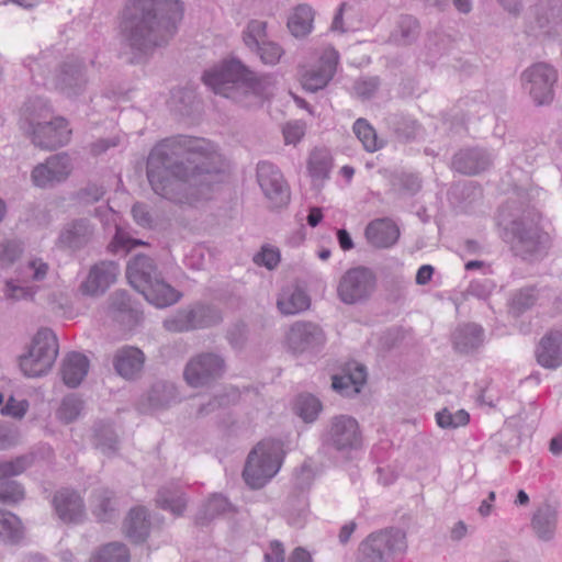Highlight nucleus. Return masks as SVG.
I'll list each match as a JSON object with an SVG mask.
<instances>
[{
  "instance_id": "f257e3e1",
  "label": "nucleus",
  "mask_w": 562,
  "mask_h": 562,
  "mask_svg": "<svg viewBox=\"0 0 562 562\" xmlns=\"http://www.w3.org/2000/svg\"><path fill=\"white\" fill-rule=\"evenodd\" d=\"M223 166L212 142L178 135L162 139L150 150L147 179L159 196L182 209H198L213 199Z\"/></svg>"
},
{
  "instance_id": "f03ea898",
  "label": "nucleus",
  "mask_w": 562,
  "mask_h": 562,
  "mask_svg": "<svg viewBox=\"0 0 562 562\" xmlns=\"http://www.w3.org/2000/svg\"><path fill=\"white\" fill-rule=\"evenodd\" d=\"M182 18L180 0H130L122 13L120 34L134 56L132 63L166 46L177 33Z\"/></svg>"
},
{
  "instance_id": "7ed1b4c3",
  "label": "nucleus",
  "mask_w": 562,
  "mask_h": 562,
  "mask_svg": "<svg viewBox=\"0 0 562 562\" xmlns=\"http://www.w3.org/2000/svg\"><path fill=\"white\" fill-rule=\"evenodd\" d=\"M204 83L216 94L245 106H255L268 99L274 88L272 76L256 77L239 60H227L203 75Z\"/></svg>"
},
{
  "instance_id": "20e7f679",
  "label": "nucleus",
  "mask_w": 562,
  "mask_h": 562,
  "mask_svg": "<svg viewBox=\"0 0 562 562\" xmlns=\"http://www.w3.org/2000/svg\"><path fill=\"white\" fill-rule=\"evenodd\" d=\"M22 128L35 147L55 150L67 145L71 130L61 116H54L48 102L40 97L30 99L23 109Z\"/></svg>"
},
{
  "instance_id": "39448f33",
  "label": "nucleus",
  "mask_w": 562,
  "mask_h": 562,
  "mask_svg": "<svg viewBox=\"0 0 562 562\" xmlns=\"http://www.w3.org/2000/svg\"><path fill=\"white\" fill-rule=\"evenodd\" d=\"M126 277L131 285L156 307L170 306L181 297L180 292L165 281L155 261L146 255H136L128 261Z\"/></svg>"
},
{
  "instance_id": "423d86ee",
  "label": "nucleus",
  "mask_w": 562,
  "mask_h": 562,
  "mask_svg": "<svg viewBox=\"0 0 562 562\" xmlns=\"http://www.w3.org/2000/svg\"><path fill=\"white\" fill-rule=\"evenodd\" d=\"M282 449L279 441L262 440L249 452L243 477L254 490L263 487L280 470Z\"/></svg>"
},
{
  "instance_id": "0eeeda50",
  "label": "nucleus",
  "mask_w": 562,
  "mask_h": 562,
  "mask_svg": "<svg viewBox=\"0 0 562 562\" xmlns=\"http://www.w3.org/2000/svg\"><path fill=\"white\" fill-rule=\"evenodd\" d=\"M58 341L49 328H41L34 335L26 353L20 357V369L27 378L46 374L58 356Z\"/></svg>"
},
{
  "instance_id": "6e6552de",
  "label": "nucleus",
  "mask_w": 562,
  "mask_h": 562,
  "mask_svg": "<svg viewBox=\"0 0 562 562\" xmlns=\"http://www.w3.org/2000/svg\"><path fill=\"white\" fill-rule=\"evenodd\" d=\"M226 371V362L222 355L204 351L192 356L184 366L183 379L193 389L210 387Z\"/></svg>"
},
{
  "instance_id": "1a4fd4ad",
  "label": "nucleus",
  "mask_w": 562,
  "mask_h": 562,
  "mask_svg": "<svg viewBox=\"0 0 562 562\" xmlns=\"http://www.w3.org/2000/svg\"><path fill=\"white\" fill-rule=\"evenodd\" d=\"M405 548V535L398 529L373 532L360 543L357 562H389Z\"/></svg>"
},
{
  "instance_id": "9d476101",
  "label": "nucleus",
  "mask_w": 562,
  "mask_h": 562,
  "mask_svg": "<svg viewBox=\"0 0 562 562\" xmlns=\"http://www.w3.org/2000/svg\"><path fill=\"white\" fill-rule=\"evenodd\" d=\"M324 443L337 451L346 452L360 448L362 434L359 423L349 415L334 416L323 436Z\"/></svg>"
},
{
  "instance_id": "9b49d317",
  "label": "nucleus",
  "mask_w": 562,
  "mask_h": 562,
  "mask_svg": "<svg viewBox=\"0 0 562 562\" xmlns=\"http://www.w3.org/2000/svg\"><path fill=\"white\" fill-rule=\"evenodd\" d=\"M376 278L366 267L349 269L338 284V296L346 304H356L367 300L375 290Z\"/></svg>"
},
{
  "instance_id": "f8f14e48",
  "label": "nucleus",
  "mask_w": 562,
  "mask_h": 562,
  "mask_svg": "<svg viewBox=\"0 0 562 562\" xmlns=\"http://www.w3.org/2000/svg\"><path fill=\"white\" fill-rule=\"evenodd\" d=\"M74 169L72 160L66 153L47 157L31 171L32 184L40 189H53L65 182Z\"/></svg>"
},
{
  "instance_id": "ddd939ff",
  "label": "nucleus",
  "mask_w": 562,
  "mask_h": 562,
  "mask_svg": "<svg viewBox=\"0 0 562 562\" xmlns=\"http://www.w3.org/2000/svg\"><path fill=\"white\" fill-rule=\"evenodd\" d=\"M325 342L323 328L313 322H294L285 334V346L294 355L318 351Z\"/></svg>"
},
{
  "instance_id": "4468645a",
  "label": "nucleus",
  "mask_w": 562,
  "mask_h": 562,
  "mask_svg": "<svg viewBox=\"0 0 562 562\" xmlns=\"http://www.w3.org/2000/svg\"><path fill=\"white\" fill-rule=\"evenodd\" d=\"M257 182L274 207H281L289 203V186L280 169L273 164L261 161L257 165Z\"/></svg>"
},
{
  "instance_id": "2eb2a0df",
  "label": "nucleus",
  "mask_w": 562,
  "mask_h": 562,
  "mask_svg": "<svg viewBox=\"0 0 562 562\" xmlns=\"http://www.w3.org/2000/svg\"><path fill=\"white\" fill-rule=\"evenodd\" d=\"M88 79L83 60L77 57L67 58L56 75V88L65 95L72 98L86 90Z\"/></svg>"
},
{
  "instance_id": "dca6fc26",
  "label": "nucleus",
  "mask_w": 562,
  "mask_h": 562,
  "mask_svg": "<svg viewBox=\"0 0 562 562\" xmlns=\"http://www.w3.org/2000/svg\"><path fill=\"white\" fill-rule=\"evenodd\" d=\"M119 273L120 268L115 261H99L90 267L79 289L83 295L100 296L115 283Z\"/></svg>"
},
{
  "instance_id": "f3484780",
  "label": "nucleus",
  "mask_w": 562,
  "mask_h": 562,
  "mask_svg": "<svg viewBox=\"0 0 562 562\" xmlns=\"http://www.w3.org/2000/svg\"><path fill=\"white\" fill-rule=\"evenodd\" d=\"M94 234L95 226L89 218H75L63 226L57 243L64 249L78 251L92 241Z\"/></svg>"
},
{
  "instance_id": "a211bd4d",
  "label": "nucleus",
  "mask_w": 562,
  "mask_h": 562,
  "mask_svg": "<svg viewBox=\"0 0 562 562\" xmlns=\"http://www.w3.org/2000/svg\"><path fill=\"white\" fill-rule=\"evenodd\" d=\"M530 85V94L538 104L549 103L552 98V85L557 80L555 70L547 64H536L524 74Z\"/></svg>"
},
{
  "instance_id": "6ab92c4d",
  "label": "nucleus",
  "mask_w": 562,
  "mask_h": 562,
  "mask_svg": "<svg viewBox=\"0 0 562 562\" xmlns=\"http://www.w3.org/2000/svg\"><path fill=\"white\" fill-rule=\"evenodd\" d=\"M338 63V56L335 50L326 52L319 60V64L311 69H306L301 75V82L305 90L316 92L325 88L334 77Z\"/></svg>"
},
{
  "instance_id": "aec40b11",
  "label": "nucleus",
  "mask_w": 562,
  "mask_h": 562,
  "mask_svg": "<svg viewBox=\"0 0 562 562\" xmlns=\"http://www.w3.org/2000/svg\"><path fill=\"white\" fill-rule=\"evenodd\" d=\"M53 506L57 517L67 524L80 522L86 515L81 496L72 490L57 491L53 497Z\"/></svg>"
},
{
  "instance_id": "412c9836",
  "label": "nucleus",
  "mask_w": 562,
  "mask_h": 562,
  "mask_svg": "<svg viewBox=\"0 0 562 562\" xmlns=\"http://www.w3.org/2000/svg\"><path fill=\"white\" fill-rule=\"evenodd\" d=\"M145 359V355L140 349L125 346L117 349L114 353L113 367L121 378L134 381L140 378Z\"/></svg>"
},
{
  "instance_id": "4be33fe9",
  "label": "nucleus",
  "mask_w": 562,
  "mask_h": 562,
  "mask_svg": "<svg viewBox=\"0 0 562 562\" xmlns=\"http://www.w3.org/2000/svg\"><path fill=\"white\" fill-rule=\"evenodd\" d=\"M364 236L374 248H390L396 244L400 229L392 220L378 218L367 225Z\"/></svg>"
},
{
  "instance_id": "5701e85b",
  "label": "nucleus",
  "mask_w": 562,
  "mask_h": 562,
  "mask_svg": "<svg viewBox=\"0 0 562 562\" xmlns=\"http://www.w3.org/2000/svg\"><path fill=\"white\" fill-rule=\"evenodd\" d=\"M538 363L546 369H557L562 366V331L547 334L536 351Z\"/></svg>"
},
{
  "instance_id": "b1692460",
  "label": "nucleus",
  "mask_w": 562,
  "mask_h": 562,
  "mask_svg": "<svg viewBox=\"0 0 562 562\" xmlns=\"http://www.w3.org/2000/svg\"><path fill=\"white\" fill-rule=\"evenodd\" d=\"M88 370V358L80 352H70L63 360L60 373L67 386L77 387L86 378Z\"/></svg>"
},
{
  "instance_id": "393cba45",
  "label": "nucleus",
  "mask_w": 562,
  "mask_h": 562,
  "mask_svg": "<svg viewBox=\"0 0 562 562\" xmlns=\"http://www.w3.org/2000/svg\"><path fill=\"white\" fill-rule=\"evenodd\" d=\"M277 307L283 315H294L310 307V297L301 288L286 285L278 295Z\"/></svg>"
},
{
  "instance_id": "a878e982",
  "label": "nucleus",
  "mask_w": 562,
  "mask_h": 562,
  "mask_svg": "<svg viewBox=\"0 0 562 562\" xmlns=\"http://www.w3.org/2000/svg\"><path fill=\"white\" fill-rule=\"evenodd\" d=\"M150 522L143 507L132 508L124 520V531L133 542H143L149 535Z\"/></svg>"
},
{
  "instance_id": "bb28decb",
  "label": "nucleus",
  "mask_w": 562,
  "mask_h": 562,
  "mask_svg": "<svg viewBox=\"0 0 562 562\" xmlns=\"http://www.w3.org/2000/svg\"><path fill=\"white\" fill-rule=\"evenodd\" d=\"M92 513L99 521H112L117 518L116 499L113 492L101 487L93 492Z\"/></svg>"
},
{
  "instance_id": "cd10ccee",
  "label": "nucleus",
  "mask_w": 562,
  "mask_h": 562,
  "mask_svg": "<svg viewBox=\"0 0 562 562\" xmlns=\"http://www.w3.org/2000/svg\"><path fill=\"white\" fill-rule=\"evenodd\" d=\"M146 398L150 408H166L176 402L177 389L171 382L157 381L149 389Z\"/></svg>"
},
{
  "instance_id": "c85d7f7f",
  "label": "nucleus",
  "mask_w": 562,
  "mask_h": 562,
  "mask_svg": "<svg viewBox=\"0 0 562 562\" xmlns=\"http://www.w3.org/2000/svg\"><path fill=\"white\" fill-rule=\"evenodd\" d=\"M314 21V11L307 4L297 5L288 20V27L295 37H304L311 33Z\"/></svg>"
},
{
  "instance_id": "c756f323",
  "label": "nucleus",
  "mask_w": 562,
  "mask_h": 562,
  "mask_svg": "<svg viewBox=\"0 0 562 562\" xmlns=\"http://www.w3.org/2000/svg\"><path fill=\"white\" fill-rule=\"evenodd\" d=\"M188 307L192 318L193 330L215 326L223 319L220 310L215 306L196 303Z\"/></svg>"
},
{
  "instance_id": "7c9ffc66",
  "label": "nucleus",
  "mask_w": 562,
  "mask_h": 562,
  "mask_svg": "<svg viewBox=\"0 0 562 562\" xmlns=\"http://www.w3.org/2000/svg\"><path fill=\"white\" fill-rule=\"evenodd\" d=\"M352 131L368 153H375L385 145V142L378 137L374 127L366 119L356 120Z\"/></svg>"
},
{
  "instance_id": "2f4dec72",
  "label": "nucleus",
  "mask_w": 562,
  "mask_h": 562,
  "mask_svg": "<svg viewBox=\"0 0 562 562\" xmlns=\"http://www.w3.org/2000/svg\"><path fill=\"white\" fill-rule=\"evenodd\" d=\"M128 548L122 542H109L98 548L90 557L89 562H130Z\"/></svg>"
},
{
  "instance_id": "473e14b6",
  "label": "nucleus",
  "mask_w": 562,
  "mask_h": 562,
  "mask_svg": "<svg viewBox=\"0 0 562 562\" xmlns=\"http://www.w3.org/2000/svg\"><path fill=\"white\" fill-rule=\"evenodd\" d=\"M24 536L22 522L14 514L0 509V539L7 543H18Z\"/></svg>"
},
{
  "instance_id": "72a5a7b5",
  "label": "nucleus",
  "mask_w": 562,
  "mask_h": 562,
  "mask_svg": "<svg viewBox=\"0 0 562 562\" xmlns=\"http://www.w3.org/2000/svg\"><path fill=\"white\" fill-rule=\"evenodd\" d=\"M156 502L160 508L170 510L176 516L182 515L187 505L183 493L173 486L160 488Z\"/></svg>"
},
{
  "instance_id": "f704fd0d",
  "label": "nucleus",
  "mask_w": 562,
  "mask_h": 562,
  "mask_svg": "<svg viewBox=\"0 0 562 562\" xmlns=\"http://www.w3.org/2000/svg\"><path fill=\"white\" fill-rule=\"evenodd\" d=\"M390 181L392 189L401 196H413L420 189V181L417 173L407 171L394 172Z\"/></svg>"
},
{
  "instance_id": "c9c22d12",
  "label": "nucleus",
  "mask_w": 562,
  "mask_h": 562,
  "mask_svg": "<svg viewBox=\"0 0 562 562\" xmlns=\"http://www.w3.org/2000/svg\"><path fill=\"white\" fill-rule=\"evenodd\" d=\"M93 432L94 446L103 453H111L117 449V436L109 423H95Z\"/></svg>"
},
{
  "instance_id": "e433bc0d",
  "label": "nucleus",
  "mask_w": 562,
  "mask_h": 562,
  "mask_svg": "<svg viewBox=\"0 0 562 562\" xmlns=\"http://www.w3.org/2000/svg\"><path fill=\"white\" fill-rule=\"evenodd\" d=\"M322 403L312 394H301L296 397L294 411L305 423H313L322 412Z\"/></svg>"
},
{
  "instance_id": "4c0bfd02",
  "label": "nucleus",
  "mask_w": 562,
  "mask_h": 562,
  "mask_svg": "<svg viewBox=\"0 0 562 562\" xmlns=\"http://www.w3.org/2000/svg\"><path fill=\"white\" fill-rule=\"evenodd\" d=\"M243 41L251 52L259 49L268 41L267 23L260 20L249 21L243 32Z\"/></svg>"
},
{
  "instance_id": "58836bf2",
  "label": "nucleus",
  "mask_w": 562,
  "mask_h": 562,
  "mask_svg": "<svg viewBox=\"0 0 562 562\" xmlns=\"http://www.w3.org/2000/svg\"><path fill=\"white\" fill-rule=\"evenodd\" d=\"M331 167L330 156L326 150L315 149L308 159V171L313 179L324 180Z\"/></svg>"
},
{
  "instance_id": "ea45409f",
  "label": "nucleus",
  "mask_w": 562,
  "mask_h": 562,
  "mask_svg": "<svg viewBox=\"0 0 562 562\" xmlns=\"http://www.w3.org/2000/svg\"><path fill=\"white\" fill-rule=\"evenodd\" d=\"M83 408V402L76 395H68L63 398L56 415L65 424L76 420Z\"/></svg>"
},
{
  "instance_id": "a19ab883",
  "label": "nucleus",
  "mask_w": 562,
  "mask_h": 562,
  "mask_svg": "<svg viewBox=\"0 0 562 562\" xmlns=\"http://www.w3.org/2000/svg\"><path fill=\"white\" fill-rule=\"evenodd\" d=\"M231 507L229 502L222 495H213L205 503L202 515L198 517V524L204 525L214 517L226 513Z\"/></svg>"
},
{
  "instance_id": "79ce46f5",
  "label": "nucleus",
  "mask_w": 562,
  "mask_h": 562,
  "mask_svg": "<svg viewBox=\"0 0 562 562\" xmlns=\"http://www.w3.org/2000/svg\"><path fill=\"white\" fill-rule=\"evenodd\" d=\"M32 464V458L29 456H20L13 460L0 463V483L12 482L10 477L23 473Z\"/></svg>"
},
{
  "instance_id": "37998d69",
  "label": "nucleus",
  "mask_w": 562,
  "mask_h": 562,
  "mask_svg": "<svg viewBox=\"0 0 562 562\" xmlns=\"http://www.w3.org/2000/svg\"><path fill=\"white\" fill-rule=\"evenodd\" d=\"M436 420L441 428H458L469 424L470 415L464 409L452 413L448 408H443L436 414Z\"/></svg>"
},
{
  "instance_id": "c03bdc74",
  "label": "nucleus",
  "mask_w": 562,
  "mask_h": 562,
  "mask_svg": "<svg viewBox=\"0 0 562 562\" xmlns=\"http://www.w3.org/2000/svg\"><path fill=\"white\" fill-rule=\"evenodd\" d=\"M453 168L463 175H476L484 169V162L472 153H460L454 156Z\"/></svg>"
},
{
  "instance_id": "a18cd8bd",
  "label": "nucleus",
  "mask_w": 562,
  "mask_h": 562,
  "mask_svg": "<svg viewBox=\"0 0 562 562\" xmlns=\"http://www.w3.org/2000/svg\"><path fill=\"white\" fill-rule=\"evenodd\" d=\"M164 327L170 333L193 330L189 307L180 308L164 321Z\"/></svg>"
},
{
  "instance_id": "49530a36",
  "label": "nucleus",
  "mask_w": 562,
  "mask_h": 562,
  "mask_svg": "<svg viewBox=\"0 0 562 562\" xmlns=\"http://www.w3.org/2000/svg\"><path fill=\"white\" fill-rule=\"evenodd\" d=\"M555 515L554 513L547 509L546 513L539 510L532 519V526L538 536L542 539H547L555 527Z\"/></svg>"
},
{
  "instance_id": "de8ad7c7",
  "label": "nucleus",
  "mask_w": 562,
  "mask_h": 562,
  "mask_svg": "<svg viewBox=\"0 0 562 562\" xmlns=\"http://www.w3.org/2000/svg\"><path fill=\"white\" fill-rule=\"evenodd\" d=\"M175 109L182 115H189L199 104L195 95L190 90L180 89L172 94Z\"/></svg>"
},
{
  "instance_id": "09e8293b",
  "label": "nucleus",
  "mask_w": 562,
  "mask_h": 562,
  "mask_svg": "<svg viewBox=\"0 0 562 562\" xmlns=\"http://www.w3.org/2000/svg\"><path fill=\"white\" fill-rule=\"evenodd\" d=\"M144 243L139 239L131 238L123 229L116 227L115 235L112 241L109 244L108 249L111 252L124 251L126 254L135 246L143 245Z\"/></svg>"
},
{
  "instance_id": "8fccbe9b",
  "label": "nucleus",
  "mask_w": 562,
  "mask_h": 562,
  "mask_svg": "<svg viewBox=\"0 0 562 562\" xmlns=\"http://www.w3.org/2000/svg\"><path fill=\"white\" fill-rule=\"evenodd\" d=\"M24 490L18 482L0 483V503L16 504L24 498Z\"/></svg>"
},
{
  "instance_id": "3c124183",
  "label": "nucleus",
  "mask_w": 562,
  "mask_h": 562,
  "mask_svg": "<svg viewBox=\"0 0 562 562\" xmlns=\"http://www.w3.org/2000/svg\"><path fill=\"white\" fill-rule=\"evenodd\" d=\"M418 26L419 23L417 19L411 15L402 16L398 22L400 38L397 37V33H395V40L403 44L408 43L413 37L417 36Z\"/></svg>"
},
{
  "instance_id": "603ef678",
  "label": "nucleus",
  "mask_w": 562,
  "mask_h": 562,
  "mask_svg": "<svg viewBox=\"0 0 562 562\" xmlns=\"http://www.w3.org/2000/svg\"><path fill=\"white\" fill-rule=\"evenodd\" d=\"M255 53L259 56L263 64L276 65L279 63L284 52L278 43L267 41L259 49H256Z\"/></svg>"
},
{
  "instance_id": "864d4df0",
  "label": "nucleus",
  "mask_w": 562,
  "mask_h": 562,
  "mask_svg": "<svg viewBox=\"0 0 562 562\" xmlns=\"http://www.w3.org/2000/svg\"><path fill=\"white\" fill-rule=\"evenodd\" d=\"M254 261L258 266H263L267 269L272 270L280 261V252L277 248L263 246L261 250L255 255Z\"/></svg>"
},
{
  "instance_id": "5fc2aeb1",
  "label": "nucleus",
  "mask_w": 562,
  "mask_h": 562,
  "mask_svg": "<svg viewBox=\"0 0 562 562\" xmlns=\"http://www.w3.org/2000/svg\"><path fill=\"white\" fill-rule=\"evenodd\" d=\"M379 86L378 77L361 78L355 82L353 90L358 98L366 100L374 95Z\"/></svg>"
},
{
  "instance_id": "6e6d98bb",
  "label": "nucleus",
  "mask_w": 562,
  "mask_h": 562,
  "mask_svg": "<svg viewBox=\"0 0 562 562\" xmlns=\"http://www.w3.org/2000/svg\"><path fill=\"white\" fill-rule=\"evenodd\" d=\"M48 267L41 260L29 261L22 270V276L25 281H41L47 274Z\"/></svg>"
},
{
  "instance_id": "4d7b16f0",
  "label": "nucleus",
  "mask_w": 562,
  "mask_h": 562,
  "mask_svg": "<svg viewBox=\"0 0 562 562\" xmlns=\"http://www.w3.org/2000/svg\"><path fill=\"white\" fill-rule=\"evenodd\" d=\"M29 403L25 400H15L10 396L7 403L1 407L0 412L3 416H10L21 419L27 412Z\"/></svg>"
},
{
  "instance_id": "13d9d810",
  "label": "nucleus",
  "mask_w": 562,
  "mask_h": 562,
  "mask_svg": "<svg viewBox=\"0 0 562 562\" xmlns=\"http://www.w3.org/2000/svg\"><path fill=\"white\" fill-rule=\"evenodd\" d=\"M22 249L18 243L8 241L0 248V268L13 263L21 255Z\"/></svg>"
},
{
  "instance_id": "bf43d9fd",
  "label": "nucleus",
  "mask_w": 562,
  "mask_h": 562,
  "mask_svg": "<svg viewBox=\"0 0 562 562\" xmlns=\"http://www.w3.org/2000/svg\"><path fill=\"white\" fill-rule=\"evenodd\" d=\"M19 431L15 427L0 424V450H7L18 445Z\"/></svg>"
},
{
  "instance_id": "052dcab7",
  "label": "nucleus",
  "mask_w": 562,
  "mask_h": 562,
  "mask_svg": "<svg viewBox=\"0 0 562 562\" xmlns=\"http://www.w3.org/2000/svg\"><path fill=\"white\" fill-rule=\"evenodd\" d=\"M3 293L7 299L13 301L32 297L34 294L32 289L18 285L12 280L5 282Z\"/></svg>"
},
{
  "instance_id": "680f3d73",
  "label": "nucleus",
  "mask_w": 562,
  "mask_h": 562,
  "mask_svg": "<svg viewBox=\"0 0 562 562\" xmlns=\"http://www.w3.org/2000/svg\"><path fill=\"white\" fill-rule=\"evenodd\" d=\"M132 215L137 225L145 228L153 226V216L146 204L135 203L132 207Z\"/></svg>"
},
{
  "instance_id": "e2e57ef3",
  "label": "nucleus",
  "mask_w": 562,
  "mask_h": 562,
  "mask_svg": "<svg viewBox=\"0 0 562 562\" xmlns=\"http://www.w3.org/2000/svg\"><path fill=\"white\" fill-rule=\"evenodd\" d=\"M304 125L300 122H290L283 127V136L285 144H297L304 136Z\"/></svg>"
},
{
  "instance_id": "0e129e2a",
  "label": "nucleus",
  "mask_w": 562,
  "mask_h": 562,
  "mask_svg": "<svg viewBox=\"0 0 562 562\" xmlns=\"http://www.w3.org/2000/svg\"><path fill=\"white\" fill-rule=\"evenodd\" d=\"M105 193L103 186L97 183H89L80 190L79 196L86 203H94L100 201Z\"/></svg>"
},
{
  "instance_id": "69168bd1",
  "label": "nucleus",
  "mask_w": 562,
  "mask_h": 562,
  "mask_svg": "<svg viewBox=\"0 0 562 562\" xmlns=\"http://www.w3.org/2000/svg\"><path fill=\"white\" fill-rule=\"evenodd\" d=\"M353 383L352 391L356 393L360 392L361 386L366 383L367 372L366 368L360 364H355L353 369L349 368L348 373L345 374Z\"/></svg>"
},
{
  "instance_id": "338daca9",
  "label": "nucleus",
  "mask_w": 562,
  "mask_h": 562,
  "mask_svg": "<svg viewBox=\"0 0 562 562\" xmlns=\"http://www.w3.org/2000/svg\"><path fill=\"white\" fill-rule=\"evenodd\" d=\"M351 378L344 375H335L333 376V389L345 396H352L357 393L352 391L353 383L350 382Z\"/></svg>"
},
{
  "instance_id": "774afa93",
  "label": "nucleus",
  "mask_w": 562,
  "mask_h": 562,
  "mask_svg": "<svg viewBox=\"0 0 562 562\" xmlns=\"http://www.w3.org/2000/svg\"><path fill=\"white\" fill-rule=\"evenodd\" d=\"M266 562H284L285 552L281 542L272 541L269 551L265 554Z\"/></svg>"
}]
</instances>
